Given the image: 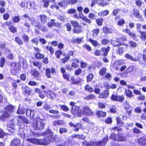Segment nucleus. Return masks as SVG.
Masks as SVG:
<instances>
[{
    "mask_svg": "<svg viewBox=\"0 0 146 146\" xmlns=\"http://www.w3.org/2000/svg\"><path fill=\"white\" fill-rule=\"evenodd\" d=\"M56 137L53 134L45 136L43 139L35 138H28L27 140L36 145H46L52 141H55Z\"/></svg>",
    "mask_w": 146,
    "mask_h": 146,
    "instance_id": "obj_1",
    "label": "nucleus"
},
{
    "mask_svg": "<svg viewBox=\"0 0 146 146\" xmlns=\"http://www.w3.org/2000/svg\"><path fill=\"white\" fill-rule=\"evenodd\" d=\"M34 91L38 95L39 97L42 99H44L45 98V94H46V96L50 99H52V95L53 93L51 90H43L42 91L41 89L38 88H35Z\"/></svg>",
    "mask_w": 146,
    "mask_h": 146,
    "instance_id": "obj_2",
    "label": "nucleus"
},
{
    "mask_svg": "<svg viewBox=\"0 0 146 146\" xmlns=\"http://www.w3.org/2000/svg\"><path fill=\"white\" fill-rule=\"evenodd\" d=\"M15 107L11 104L6 106L4 108V111L3 114L0 116V120H4L6 118H9L10 113L14 111Z\"/></svg>",
    "mask_w": 146,
    "mask_h": 146,
    "instance_id": "obj_3",
    "label": "nucleus"
},
{
    "mask_svg": "<svg viewBox=\"0 0 146 146\" xmlns=\"http://www.w3.org/2000/svg\"><path fill=\"white\" fill-rule=\"evenodd\" d=\"M36 120H34L31 124V126L34 129L36 130H40L44 129L45 123L43 122V120L40 119L39 116L36 117Z\"/></svg>",
    "mask_w": 146,
    "mask_h": 146,
    "instance_id": "obj_4",
    "label": "nucleus"
},
{
    "mask_svg": "<svg viewBox=\"0 0 146 146\" xmlns=\"http://www.w3.org/2000/svg\"><path fill=\"white\" fill-rule=\"evenodd\" d=\"M127 40V38L125 36L120 38H117L116 40H112L111 44L114 47H119L121 46H125L127 48L128 47V45L124 43Z\"/></svg>",
    "mask_w": 146,
    "mask_h": 146,
    "instance_id": "obj_5",
    "label": "nucleus"
},
{
    "mask_svg": "<svg viewBox=\"0 0 146 146\" xmlns=\"http://www.w3.org/2000/svg\"><path fill=\"white\" fill-rule=\"evenodd\" d=\"M75 55V52L74 50H69L68 51L67 53L63 54V56L64 57L61 58L60 60V62L61 64H65L68 61L71 57H74Z\"/></svg>",
    "mask_w": 146,
    "mask_h": 146,
    "instance_id": "obj_6",
    "label": "nucleus"
},
{
    "mask_svg": "<svg viewBox=\"0 0 146 146\" xmlns=\"http://www.w3.org/2000/svg\"><path fill=\"white\" fill-rule=\"evenodd\" d=\"M70 22L73 27V32L74 33L79 34L82 32L83 29L82 26L76 20L70 21Z\"/></svg>",
    "mask_w": 146,
    "mask_h": 146,
    "instance_id": "obj_7",
    "label": "nucleus"
},
{
    "mask_svg": "<svg viewBox=\"0 0 146 146\" xmlns=\"http://www.w3.org/2000/svg\"><path fill=\"white\" fill-rule=\"evenodd\" d=\"M17 63L15 62H12L10 63V66L11 69H10V72L13 75L17 76L19 74V71L21 70V67L18 65L17 67Z\"/></svg>",
    "mask_w": 146,
    "mask_h": 146,
    "instance_id": "obj_8",
    "label": "nucleus"
},
{
    "mask_svg": "<svg viewBox=\"0 0 146 146\" xmlns=\"http://www.w3.org/2000/svg\"><path fill=\"white\" fill-rule=\"evenodd\" d=\"M115 120L116 121L117 125L119 127L115 126L112 127L111 129L113 130H117V131H122V129L120 127H122L124 124V123L123 122L122 118L119 116H117L115 118Z\"/></svg>",
    "mask_w": 146,
    "mask_h": 146,
    "instance_id": "obj_9",
    "label": "nucleus"
},
{
    "mask_svg": "<svg viewBox=\"0 0 146 146\" xmlns=\"http://www.w3.org/2000/svg\"><path fill=\"white\" fill-rule=\"evenodd\" d=\"M32 25L39 30H40L42 32H45L48 31V29L45 26L42 25L40 23L36 20L33 18L31 21Z\"/></svg>",
    "mask_w": 146,
    "mask_h": 146,
    "instance_id": "obj_10",
    "label": "nucleus"
},
{
    "mask_svg": "<svg viewBox=\"0 0 146 146\" xmlns=\"http://www.w3.org/2000/svg\"><path fill=\"white\" fill-rule=\"evenodd\" d=\"M5 25L8 27L9 31L13 33L17 32V28L14 26V23L11 20L6 21L5 23Z\"/></svg>",
    "mask_w": 146,
    "mask_h": 146,
    "instance_id": "obj_11",
    "label": "nucleus"
},
{
    "mask_svg": "<svg viewBox=\"0 0 146 146\" xmlns=\"http://www.w3.org/2000/svg\"><path fill=\"white\" fill-rule=\"evenodd\" d=\"M124 99L125 97L123 95L119 96L113 94L110 97L111 100L113 101L121 102L124 100Z\"/></svg>",
    "mask_w": 146,
    "mask_h": 146,
    "instance_id": "obj_12",
    "label": "nucleus"
},
{
    "mask_svg": "<svg viewBox=\"0 0 146 146\" xmlns=\"http://www.w3.org/2000/svg\"><path fill=\"white\" fill-rule=\"evenodd\" d=\"M138 69L137 67L134 65L129 66L126 70L127 73L133 72V74L135 76L138 75L139 74Z\"/></svg>",
    "mask_w": 146,
    "mask_h": 146,
    "instance_id": "obj_13",
    "label": "nucleus"
},
{
    "mask_svg": "<svg viewBox=\"0 0 146 146\" xmlns=\"http://www.w3.org/2000/svg\"><path fill=\"white\" fill-rule=\"evenodd\" d=\"M70 112L75 117L76 116L78 117L81 116V112L80 111L79 107L77 106H76L75 107L72 106L71 108Z\"/></svg>",
    "mask_w": 146,
    "mask_h": 146,
    "instance_id": "obj_14",
    "label": "nucleus"
},
{
    "mask_svg": "<svg viewBox=\"0 0 146 146\" xmlns=\"http://www.w3.org/2000/svg\"><path fill=\"white\" fill-rule=\"evenodd\" d=\"M34 49L36 52L34 54L35 57L36 59L41 60L44 58V56L40 53V50L38 48L35 47H34Z\"/></svg>",
    "mask_w": 146,
    "mask_h": 146,
    "instance_id": "obj_15",
    "label": "nucleus"
},
{
    "mask_svg": "<svg viewBox=\"0 0 146 146\" xmlns=\"http://www.w3.org/2000/svg\"><path fill=\"white\" fill-rule=\"evenodd\" d=\"M125 31L126 33H127L129 36L131 38L134 40L138 41L139 39L137 38V35L134 32H131L128 28H126L123 30V31Z\"/></svg>",
    "mask_w": 146,
    "mask_h": 146,
    "instance_id": "obj_16",
    "label": "nucleus"
},
{
    "mask_svg": "<svg viewBox=\"0 0 146 146\" xmlns=\"http://www.w3.org/2000/svg\"><path fill=\"white\" fill-rule=\"evenodd\" d=\"M68 124L70 127H73L74 128V131L75 132H78L80 128L81 129L82 124L80 123H77L76 124H75L72 121H70Z\"/></svg>",
    "mask_w": 146,
    "mask_h": 146,
    "instance_id": "obj_17",
    "label": "nucleus"
},
{
    "mask_svg": "<svg viewBox=\"0 0 146 146\" xmlns=\"http://www.w3.org/2000/svg\"><path fill=\"white\" fill-rule=\"evenodd\" d=\"M108 140V136L107 135L104 137L102 140L98 141L96 143H95V146H105Z\"/></svg>",
    "mask_w": 146,
    "mask_h": 146,
    "instance_id": "obj_18",
    "label": "nucleus"
},
{
    "mask_svg": "<svg viewBox=\"0 0 146 146\" xmlns=\"http://www.w3.org/2000/svg\"><path fill=\"white\" fill-rule=\"evenodd\" d=\"M83 114L87 116H91L93 115L94 112L88 106H84L83 108Z\"/></svg>",
    "mask_w": 146,
    "mask_h": 146,
    "instance_id": "obj_19",
    "label": "nucleus"
},
{
    "mask_svg": "<svg viewBox=\"0 0 146 146\" xmlns=\"http://www.w3.org/2000/svg\"><path fill=\"white\" fill-rule=\"evenodd\" d=\"M102 31L105 34L112 33L113 32L112 26L110 25L104 26L102 27Z\"/></svg>",
    "mask_w": 146,
    "mask_h": 146,
    "instance_id": "obj_20",
    "label": "nucleus"
},
{
    "mask_svg": "<svg viewBox=\"0 0 146 146\" xmlns=\"http://www.w3.org/2000/svg\"><path fill=\"white\" fill-rule=\"evenodd\" d=\"M56 71L55 69L53 67L51 68L50 69L48 68H46L45 70V74L46 77L48 78H50L51 77V74L56 73Z\"/></svg>",
    "mask_w": 146,
    "mask_h": 146,
    "instance_id": "obj_21",
    "label": "nucleus"
},
{
    "mask_svg": "<svg viewBox=\"0 0 146 146\" xmlns=\"http://www.w3.org/2000/svg\"><path fill=\"white\" fill-rule=\"evenodd\" d=\"M32 90V89L29 87L26 86L23 91L22 94L25 96L28 97L31 94Z\"/></svg>",
    "mask_w": 146,
    "mask_h": 146,
    "instance_id": "obj_22",
    "label": "nucleus"
},
{
    "mask_svg": "<svg viewBox=\"0 0 146 146\" xmlns=\"http://www.w3.org/2000/svg\"><path fill=\"white\" fill-rule=\"evenodd\" d=\"M110 49V47L109 46H107L106 47H103L101 48L100 50L101 51V53L102 52V55L104 57L107 56Z\"/></svg>",
    "mask_w": 146,
    "mask_h": 146,
    "instance_id": "obj_23",
    "label": "nucleus"
},
{
    "mask_svg": "<svg viewBox=\"0 0 146 146\" xmlns=\"http://www.w3.org/2000/svg\"><path fill=\"white\" fill-rule=\"evenodd\" d=\"M109 93V91L108 89L105 90L99 95L98 98L101 99L107 98L108 97Z\"/></svg>",
    "mask_w": 146,
    "mask_h": 146,
    "instance_id": "obj_24",
    "label": "nucleus"
},
{
    "mask_svg": "<svg viewBox=\"0 0 146 146\" xmlns=\"http://www.w3.org/2000/svg\"><path fill=\"white\" fill-rule=\"evenodd\" d=\"M61 72L62 74V76L63 78L69 81L70 75L67 74L66 73V70L64 67H61L60 69Z\"/></svg>",
    "mask_w": 146,
    "mask_h": 146,
    "instance_id": "obj_25",
    "label": "nucleus"
},
{
    "mask_svg": "<svg viewBox=\"0 0 146 146\" xmlns=\"http://www.w3.org/2000/svg\"><path fill=\"white\" fill-rule=\"evenodd\" d=\"M21 140L17 138H14L11 142L10 146H20Z\"/></svg>",
    "mask_w": 146,
    "mask_h": 146,
    "instance_id": "obj_26",
    "label": "nucleus"
},
{
    "mask_svg": "<svg viewBox=\"0 0 146 146\" xmlns=\"http://www.w3.org/2000/svg\"><path fill=\"white\" fill-rule=\"evenodd\" d=\"M124 56L127 59L134 62L139 61L140 60V57H139L137 56L135 58H134L133 56L129 53H126L125 54Z\"/></svg>",
    "mask_w": 146,
    "mask_h": 146,
    "instance_id": "obj_27",
    "label": "nucleus"
},
{
    "mask_svg": "<svg viewBox=\"0 0 146 146\" xmlns=\"http://www.w3.org/2000/svg\"><path fill=\"white\" fill-rule=\"evenodd\" d=\"M72 62L71 63V67L74 68H77L79 67V63L80 61L79 59L76 58H74L72 59Z\"/></svg>",
    "mask_w": 146,
    "mask_h": 146,
    "instance_id": "obj_28",
    "label": "nucleus"
},
{
    "mask_svg": "<svg viewBox=\"0 0 146 146\" xmlns=\"http://www.w3.org/2000/svg\"><path fill=\"white\" fill-rule=\"evenodd\" d=\"M96 114L98 118L105 117L107 115V113L101 110H98L96 113Z\"/></svg>",
    "mask_w": 146,
    "mask_h": 146,
    "instance_id": "obj_29",
    "label": "nucleus"
},
{
    "mask_svg": "<svg viewBox=\"0 0 146 146\" xmlns=\"http://www.w3.org/2000/svg\"><path fill=\"white\" fill-rule=\"evenodd\" d=\"M123 64V63L120 60L115 62L113 64V67L115 70L119 69L120 66Z\"/></svg>",
    "mask_w": 146,
    "mask_h": 146,
    "instance_id": "obj_30",
    "label": "nucleus"
},
{
    "mask_svg": "<svg viewBox=\"0 0 146 146\" xmlns=\"http://www.w3.org/2000/svg\"><path fill=\"white\" fill-rule=\"evenodd\" d=\"M126 50V48L122 46H119L118 47L116 50V52L117 54L121 56L125 52Z\"/></svg>",
    "mask_w": 146,
    "mask_h": 146,
    "instance_id": "obj_31",
    "label": "nucleus"
},
{
    "mask_svg": "<svg viewBox=\"0 0 146 146\" xmlns=\"http://www.w3.org/2000/svg\"><path fill=\"white\" fill-rule=\"evenodd\" d=\"M133 14L134 16L138 19H141L142 16L140 13L139 11L136 8H133Z\"/></svg>",
    "mask_w": 146,
    "mask_h": 146,
    "instance_id": "obj_32",
    "label": "nucleus"
},
{
    "mask_svg": "<svg viewBox=\"0 0 146 146\" xmlns=\"http://www.w3.org/2000/svg\"><path fill=\"white\" fill-rule=\"evenodd\" d=\"M124 93L127 97L129 98H133L134 96L132 92L129 89H125Z\"/></svg>",
    "mask_w": 146,
    "mask_h": 146,
    "instance_id": "obj_33",
    "label": "nucleus"
},
{
    "mask_svg": "<svg viewBox=\"0 0 146 146\" xmlns=\"http://www.w3.org/2000/svg\"><path fill=\"white\" fill-rule=\"evenodd\" d=\"M46 52L48 51L50 54L52 55L54 53V48L51 46L46 45L45 46Z\"/></svg>",
    "mask_w": 146,
    "mask_h": 146,
    "instance_id": "obj_34",
    "label": "nucleus"
},
{
    "mask_svg": "<svg viewBox=\"0 0 146 146\" xmlns=\"http://www.w3.org/2000/svg\"><path fill=\"white\" fill-rule=\"evenodd\" d=\"M40 20L42 24H43L45 23L47 20V17L45 15H39Z\"/></svg>",
    "mask_w": 146,
    "mask_h": 146,
    "instance_id": "obj_35",
    "label": "nucleus"
},
{
    "mask_svg": "<svg viewBox=\"0 0 146 146\" xmlns=\"http://www.w3.org/2000/svg\"><path fill=\"white\" fill-rule=\"evenodd\" d=\"M139 33L140 34L139 37L143 41L146 40V31H139Z\"/></svg>",
    "mask_w": 146,
    "mask_h": 146,
    "instance_id": "obj_36",
    "label": "nucleus"
},
{
    "mask_svg": "<svg viewBox=\"0 0 146 146\" xmlns=\"http://www.w3.org/2000/svg\"><path fill=\"white\" fill-rule=\"evenodd\" d=\"M125 140V137L123 135L119 133L117 134L116 141H123Z\"/></svg>",
    "mask_w": 146,
    "mask_h": 146,
    "instance_id": "obj_37",
    "label": "nucleus"
},
{
    "mask_svg": "<svg viewBox=\"0 0 146 146\" xmlns=\"http://www.w3.org/2000/svg\"><path fill=\"white\" fill-rule=\"evenodd\" d=\"M71 137L72 138H76L80 140H82L84 139L85 138V137L83 134H76L72 135Z\"/></svg>",
    "mask_w": 146,
    "mask_h": 146,
    "instance_id": "obj_38",
    "label": "nucleus"
},
{
    "mask_svg": "<svg viewBox=\"0 0 146 146\" xmlns=\"http://www.w3.org/2000/svg\"><path fill=\"white\" fill-rule=\"evenodd\" d=\"M95 142L94 141H91L88 142L85 140L84 141L82 142V144L83 145L86 146H93L95 145Z\"/></svg>",
    "mask_w": 146,
    "mask_h": 146,
    "instance_id": "obj_39",
    "label": "nucleus"
},
{
    "mask_svg": "<svg viewBox=\"0 0 146 146\" xmlns=\"http://www.w3.org/2000/svg\"><path fill=\"white\" fill-rule=\"evenodd\" d=\"M96 24L98 26H101L103 25L104 19L102 18H100L96 19Z\"/></svg>",
    "mask_w": 146,
    "mask_h": 146,
    "instance_id": "obj_40",
    "label": "nucleus"
},
{
    "mask_svg": "<svg viewBox=\"0 0 146 146\" xmlns=\"http://www.w3.org/2000/svg\"><path fill=\"white\" fill-rule=\"evenodd\" d=\"M54 52L55 57L56 58L58 59L60 58L62 55H63L62 52L60 49L56 50Z\"/></svg>",
    "mask_w": 146,
    "mask_h": 146,
    "instance_id": "obj_41",
    "label": "nucleus"
},
{
    "mask_svg": "<svg viewBox=\"0 0 146 146\" xmlns=\"http://www.w3.org/2000/svg\"><path fill=\"white\" fill-rule=\"evenodd\" d=\"M109 14V11L108 10H105L99 12L98 13V15L100 17H104L108 15Z\"/></svg>",
    "mask_w": 146,
    "mask_h": 146,
    "instance_id": "obj_42",
    "label": "nucleus"
},
{
    "mask_svg": "<svg viewBox=\"0 0 146 146\" xmlns=\"http://www.w3.org/2000/svg\"><path fill=\"white\" fill-rule=\"evenodd\" d=\"M88 40L95 47H97L99 45V42L96 40L90 38L88 39Z\"/></svg>",
    "mask_w": 146,
    "mask_h": 146,
    "instance_id": "obj_43",
    "label": "nucleus"
},
{
    "mask_svg": "<svg viewBox=\"0 0 146 146\" xmlns=\"http://www.w3.org/2000/svg\"><path fill=\"white\" fill-rule=\"evenodd\" d=\"M31 73L32 75L36 77H38L40 74V73L36 69H33L31 70Z\"/></svg>",
    "mask_w": 146,
    "mask_h": 146,
    "instance_id": "obj_44",
    "label": "nucleus"
},
{
    "mask_svg": "<svg viewBox=\"0 0 146 146\" xmlns=\"http://www.w3.org/2000/svg\"><path fill=\"white\" fill-rule=\"evenodd\" d=\"M13 22V23H17L19 22L21 20L20 16L19 15H15L12 18Z\"/></svg>",
    "mask_w": 146,
    "mask_h": 146,
    "instance_id": "obj_45",
    "label": "nucleus"
},
{
    "mask_svg": "<svg viewBox=\"0 0 146 146\" xmlns=\"http://www.w3.org/2000/svg\"><path fill=\"white\" fill-rule=\"evenodd\" d=\"M107 69L105 67L102 68L99 71V74L101 76H104L106 73Z\"/></svg>",
    "mask_w": 146,
    "mask_h": 146,
    "instance_id": "obj_46",
    "label": "nucleus"
},
{
    "mask_svg": "<svg viewBox=\"0 0 146 146\" xmlns=\"http://www.w3.org/2000/svg\"><path fill=\"white\" fill-rule=\"evenodd\" d=\"M94 76L92 73L88 74L86 76V80L87 82H91L94 78Z\"/></svg>",
    "mask_w": 146,
    "mask_h": 146,
    "instance_id": "obj_47",
    "label": "nucleus"
},
{
    "mask_svg": "<svg viewBox=\"0 0 146 146\" xmlns=\"http://www.w3.org/2000/svg\"><path fill=\"white\" fill-rule=\"evenodd\" d=\"M92 32L93 37L95 38L100 33V30L98 29H95L92 31Z\"/></svg>",
    "mask_w": 146,
    "mask_h": 146,
    "instance_id": "obj_48",
    "label": "nucleus"
},
{
    "mask_svg": "<svg viewBox=\"0 0 146 146\" xmlns=\"http://www.w3.org/2000/svg\"><path fill=\"white\" fill-rule=\"evenodd\" d=\"M95 95L93 94H90L84 97V99L86 100H92L95 98Z\"/></svg>",
    "mask_w": 146,
    "mask_h": 146,
    "instance_id": "obj_49",
    "label": "nucleus"
},
{
    "mask_svg": "<svg viewBox=\"0 0 146 146\" xmlns=\"http://www.w3.org/2000/svg\"><path fill=\"white\" fill-rule=\"evenodd\" d=\"M64 124V123L62 120H57L54 121H53V125L54 126H56L57 125H61Z\"/></svg>",
    "mask_w": 146,
    "mask_h": 146,
    "instance_id": "obj_50",
    "label": "nucleus"
},
{
    "mask_svg": "<svg viewBox=\"0 0 146 146\" xmlns=\"http://www.w3.org/2000/svg\"><path fill=\"white\" fill-rule=\"evenodd\" d=\"M85 90L90 93L93 92V88L88 84H86L84 86Z\"/></svg>",
    "mask_w": 146,
    "mask_h": 146,
    "instance_id": "obj_51",
    "label": "nucleus"
},
{
    "mask_svg": "<svg viewBox=\"0 0 146 146\" xmlns=\"http://www.w3.org/2000/svg\"><path fill=\"white\" fill-rule=\"evenodd\" d=\"M109 4V3L105 1V0H101L100 2L98 3L99 6L102 7L107 6Z\"/></svg>",
    "mask_w": 146,
    "mask_h": 146,
    "instance_id": "obj_52",
    "label": "nucleus"
},
{
    "mask_svg": "<svg viewBox=\"0 0 146 146\" xmlns=\"http://www.w3.org/2000/svg\"><path fill=\"white\" fill-rule=\"evenodd\" d=\"M113 120L112 118L108 117L106 118L104 121V122L107 124H111L112 123Z\"/></svg>",
    "mask_w": 146,
    "mask_h": 146,
    "instance_id": "obj_53",
    "label": "nucleus"
},
{
    "mask_svg": "<svg viewBox=\"0 0 146 146\" xmlns=\"http://www.w3.org/2000/svg\"><path fill=\"white\" fill-rule=\"evenodd\" d=\"M18 117L22 120L24 123L27 124L29 123V122L28 120L24 116L19 115L18 116Z\"/></svg>",
    "mask_w": 146,
    "mask_h": 146,
    "instance_id": "obj_54",
    "label": "nucleus"
},
{
    "mask_svg": "<svg viewBox=\"0 0 146 146\" xmlns=\"http://www.w3.org/2000/svg\"><path fill=\"white\" fill-rule=\"evenodd\" d=\"M34 66L37 67L39 69H40L42 67V64L39 61H33V62Z\"/></svg>",
    "mask_w": 146,
    "mask_h": 146,
    "instance_id": "obj_55",
    "label": "nucleus"
},
{
    "mask_svg": "<svg viewBox=\"0 0 146 146\" xmlns=\"http://www.w3.org/2000/svg\"><path fill=\"white\" fill-rule=\"evenodd\" d=\"M125 23V21L123 19H119L117 23V25L120 26H123Z\"/></svg>",
    "mask_w": 146,
    "mask_h": 146,
    "instance_id": "obj_56",
    "label": "nucleus"
},
{
    "mask_svg": "<svg viewBox=\"0 0 146 146\" xmlns=\"http://www.w3.org/2000/svg\"><path fill=\"white\" fill-rule=\"evenodd\" d=\"M71 84L73 85H78L80 82V80L79 81L76 80L74 76H72L71 78Z\"/></svg>",
    "mask_w": 146,
    "mask_h": 146,
    "instance_id": "obj_57",
    "label": "nucleus"
},
{
    "mask_svg": "<svg viewBox=\"0 0 146 146\" xmlns=\"http://www.w3.org/2000/svg\"><path fill=\"white\" fill-rule=\"evenodd\" d=\"M15 41L19 45H21L23 44V42L21 38L18 36H16L15 38Z\"/></svg>",
    "mask_w": 146,
    "mask_h": 146,
    "instance_id": "obj_58",
    "label": "nucleus"
},
{
    "mask_svg": "<svg viewBox=\"0 0 146 146\" xmlns=\"http://www.w3.org/2000/svg\"><path fill=\"white\" fill-rule=\"evenodd\" d=\"M117 134L113 133H111L109 136L110 139L116 141Z\"/></svg>",
    "mask_w": 146,
    "mask_h": 146,
    "instance_id": "obj_59",
    "label": "nucleus"
},
{
    "mask_svg": "<svg viewBox=\"0 0 146 146\" xmlns=\"http://www.w3.org/2000/svg\"><path fill=\"white\" fill-rule=\"evenodd\" d=\"M107 88L109 90L110 88L112 89H116L117 87V84H112L110 86H109V85L108 84L106 86Z\"/></svg>",
    "mask_w": 146,
    "mask_h": 146,
    "instance_id": "obj_60",
    "label": "nucleus"
},
{
    "mask_svg": "<svg viewBox=\"0 0 146 146\" xmlns=\"http://www.w3.org/2000/svg\"><path fill=\"white\" fill-rule=\"evenodd\" d=\"M24 26L27 28V32L28 33H29L31 31V24L28 22H25L24 24Z\"/></svg>",
    "mask_w": 146,
    "mask_h": 146,
    "instance_id": "obj_61",
    "label": "nucleus"
},
{
    "mask_svg": "<svg viewBox=\"0 0 146 146\" xmlns=\"http://www.w3.org/2000/svg\"><path fill=\"white\" fill-rule=\"evenodd\" d=\"M5 59L4 57H1L0 59V67H3L5 63Z\"/></svg>",
    "mask_w": 146,
    "mask_h": 146,
    "instance_id": "obj_62",
    "label": "nucleus"
},
{
    "mask_svg": "<svg viewBox=\"0 0 146 146\" xmlns=\"http://www.w3.org/2000/svg\"><path fill=\"white\" fill-rule=\"evenodd\" d=\"M83 48L89 52H91L92 50V48L91 47L87 44H85L84 45Z\"/></svg>",
    "mask_w": 146,
    "mask_h": 146,
    "instance_id": "obj_63",
    "label": "nucleus"
},
{
    "mask_svg": "<svg viewBox=\"0 0 146 146\" xmlns=\"http://www.w3.org/2000/svg\"><path fill=\"white\" fill-rule=\"evenodd\" d=\"M28 85L31 86H36L37 85V83L34 81L30 80L28 82Z\"/></svg>",
    "mask_w": 146,
    "mask_h": 146,
    "instance_id": "obj_64",
    "label": "nucleus"
}]
</instances>
